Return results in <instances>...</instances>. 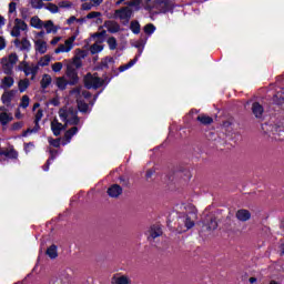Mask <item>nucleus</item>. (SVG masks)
Listing matches in <instances>:
<instances>
[{
	"label": "nucleus",
	"mask_w": 284,
	"mask_h": 284,
	"mask_svg": "<svg viewBox=\"0 0 284 284\" xmlns=\"http://www.w3.org/2000/svg\"><path fill=\"white\" fill-rule=\"evenodd\" d=\"M43 23H44V21L39 19L38 16H33L30 19V26H31V28H34L36 30H43Z\"/></svg>",
	"instance_id": "nucleus-24"
},
{
	"label": "nucleus",
	"mask_w": 284,
	"mask_h": 284,
	"mask_svg": "<svg viewBox=\"0 0 284 284\" xmlns=\"http://www.w3.org/2000/svg\"><path fill=\"white\" fill-rule=\"evenodd\" d=\"M13 43L16 48H18V50H21L22 52H30V50H32V43L30 42V40H28V38H22L21 40L16 39Z\"/></svg>",
	"instance_id": "nucleus-9"
},
{
	"label": "nucleus",
	"mask_w": 284,
	"mask_h": 284,
	"mask_svg": "<svg viewBox=\"0 0 284 284\" xmlns=\"http://www.w3.org/2000/svg\"><path fill=\"white\" fill-rule=\"evenodd\" d=\"M28 88H30V80L22 79L18 82L19 92H26V90H28Z\"/></svg>",
	"instance_id": "nucleus-34"
},
{
	"label": "nucleus",
	"mask_w": 284,
	"mask_h": 284,
	"mask_svg": "<svg viewBox=\"0 0 284 284\" xmlns=\"http://www.w3.org/2000/svg\"><path fill=\"white\" fill-rule=\"evenodd\" d=\"M251 110L255 119H258L260 121H262L263 114L265 112V108H263L262 104L258 102H253Z\"/></svg>",
	"instance_id": "nucleus-14"
},
{
	"label": "nucleus",
	"mask_w": 284,
	"mask_h": 284,
	"mask_svg": "<svg viewBox=\"0 0 284 284\" xmlns=\"http://www.w3.org/2000/svg\"><path fill=\"white\" fill-rule=\"evenodd\" d=\"M59 116L61 121H63L64 125H72V109L71 108H62L59 111Z\"/></svg>",
	"instance_id": "nucleus-8"
},
{
	"label": "nucleus",
	"mask_w": 284,
	"mask_h": 284,
	"mask_svg": "<svg viewBox=\"0 0 284 284\" xmlns=\"http://www.w3.org/2000/svg\"><path fill=\"white\" fill-rule=\"evenodd\" d=\"M12 85H14V78L7 75L1 80V84L0 88L2 90H10V88H12Z\"/></svg>",
	"instance_id": "nucleus-23"
},
{
	"label": "nucleus",
	"mask_w": 284,
	"mask_h": 284,
	"mask_svg": "<svg viewBox=\"0 0 284 284\" xmlns=\"http://www.w3.org/2000/svg\"><path fill=\"white\" fill-rule=\"evenodd\" d=\"M195 223L192 220V217H190V215H186L184 217V226L186 227V230H192V227H194Z\"/></svg>",
	"instance_id": "nucleus-41"
},
{
	"label": "nucleus",
	"mask_w": 284,
	"mask_h": 284,
	"mask_svg": "<svg viewBox=\"0 0 284 284\" xmlns=\"http://www.w3.org/2000/svg\"><path fill=\"white\" fill-rule=\"evenodd\" d=\"M154 170L153 169H150L146 171V174H145V179H152V176H154Z\"/></svg>",
	"instance_id": "nucleus-58"
},
{
	"label": "nucleus",
	"mask_w": 284,
	"mask_h": 284,
	"mask_svg": "<svg viewBox=\"0 0 284 284\" xmlns=\"http://www.w3.org/2000/svg\"><path fill=\"white\" fill-rule=\"evenodd\" d=\"M9 26H12V19H17V2L11 1L8 7Z\"/></svg>",
	"instance_id": "nucleus-19"
},
{
	"label": "nucleus",
	"mask_w": 284,
	"mask_h": 284,
	"mask_svg": "<svg viewBox=\"0 0 284 284\" xmlns=\"http://www.w3.org/2000/svg\"><path fill=\"white\" fill-rule=\"evenodd\" d=\"M124 6H126V8H133V12H139V10H141L142 6H143V0L125 1Z\"/></svg>",
	"instance_id": "nucleus-21"
},
{
	"label": "nucleus",
	"mask_w": 284,
	"mask_h": 284,
	"mask_svg": "<svg viewBox=\"0 0 284 284\" xmlns=\"http://www.w3.org/2000/svg\"><path fill=\"white\" fill-rule=\"evenodd\" d=\"M105 84V80L92 74L88 73L84 77V87L87 90H99V88H103Z\"/></svg>",
	"instance_id": "nucleus-2"
},
{
	"label": "nucleus",
	"mask_w": 284,
	"mask_h": 284,
	"mask_svg": "<svg viewBox=\"0 0 284 284\" xmlns=\"http://www.w3.org/2000/svg\"><path fill=\"white\" fill-rule=\"evenodd\" d=\"M236 220L242 221V223H245L246 221H250L252 219V213H250L248 210L240 209L235 213Z\"/></svg>",
	"instance_id": "nucleus-17"
},
{
	"label": "nucleus",
	"mask_w": 284,
	"mask_h": 284,
	"mask_svg": "<svg viewBox=\"0 0 284 284\" xmlns=\"http://www.w3.org/2000/svg\"><path fill=\"white\" fill-rule=\"evenodd\" d=\"M19 61V55L17 53H11L8 57L1 59V65L4 74H12V70L17 62Z\"/></svg>",
	"instance_id": "nucleus-4"
},
{
	"label": "nucleus",
	"mask_w": 284,
	"mask_h": 284,
	"mask_svg": "<svg viewBox=\"0 0 284 284\" xmlns=\"http://www.w3.org/2000/svg\"><path fill=\"white\" fill-rule=\"evenodd\" d=\"M72 94L75 95V99H77V97L81 98V99H91L92 98V93L88 90H83V87L73 88Z\"/></svg>",
	"instance_id": "nucleus-15"
},
{
	"label": "nucleus",
	"mask_w": 284,
	"mask_h": 284,
	"mask_svg": "<svg viewBox=\"0 0 284 284\" xmlns=\"http://www.w3.org/2000/svg\"><path fill=\"white\" fill-rule=\"evenodd\" d=\"M0 50H6V38L0 37Z\"/></svg>",
	"instance_id": "nucleus-60"
},
{
	"label": "nucleus",
	"mask_w": 284,
	"mask_h": 284,
	"mask_svg": "<svg viewBox=\"0 0 284 284\" xmlns=\"http://www.w3.org/2000/svg\"><path fill=\"white\" fill-rule=\"evenodd\" d=\"M32 8H36V10H41V8H43V0H33Z\"/></svg>",
	"instance_id": "nucleus-50"
},
{
	"label": "nucleus",
	"mask_w": 284,
	"mask_h": 284,
	"mask_svg": "<svg viewBox=\"0 0 284 284\" xmlns=\"http://www.w3.org/2000/svg\"><path fill=\"white\" fill-rule=\"evenodd\" d=\"M82 10H92V3L90 2L82 3Z\"/></svg>",
	"instance_id": "nucleus-57"
},
{
	"label": "nucleus",
	"mask_w": 284,
	"mask_h": 284,
	"mask_svg": "<svg viewBox=\"0 0 284 284\" xmlns=\"http://www.w3.org/2000/svg\"><path fill=\"white\" fill-rule=\"evenodd\" d=\"M105 34H108V32L102 30L101 32L93 33L92 39H105Z\"/></svg>",
	"instance_id": "nucleus-49"
},
{
	"label": "nucleus",
	"mask_w": 284,
	"mask_h": 284,
	"mask_svg": "<svg viewBox=\"0 0 284 284\" xmlns=\"http://www.w3.org/2000/svg\"><path fill=\"white\" fill-rule=\"evenodd\" d=\"M120 182L122 183V185L128 186L130 184V181L125 180V178L120 176Z\"/></svg>",
	"instance_id": "nucleus-62"
},
{
	"label": "nucleus",
	"mask_w": 284,
	"mask_h": 284,
	"mask_svg": "<svg viewBox=\"0 0 284 284\" xmlns=\"http://www.w3.org/2000/svg\"><path fill=\"white\" fill-rule=\"evenodd\" d=\"M47 255L49 256V258H57V256H59V253L57 252V245H51L47 250Z\"/></svg>",
	"instance_id": "nucleus-38"
},
{
	"label": "nucleus",
	"mask_w": 284,
	"mask_h": 284,
	"mask_svg": "<svg viewBox=\"0 0 284 284\" xmlns=\"http://www.w3.org/2000/svg\"><path fill=\"white\" fill-rule=\"evenodd\" d=\"M111 283L112 284H130V278H128V276L125 275H122V276L113 275V277L111 278Z\"/></svg>",
	"instance_id": "nucleus-29"
},
{
	"label": "nucleus",
	"mask_w": 284,
	"mask_h": 284,
	"mask_svg": "<svg viewBox=\"0 0 284 284\" xmlns=\"http://www.w3.org/2000/svg\"><path fill=\"white\" fill-rule=\"evenodd\" d=\"M106 193L109 196H111V199H119V196L123 194V187H121L119 184H113L108 189Z\"/></svg>",
	"instance_id": "nucleus-16"
},
{
	"label": "nucleus",
	"mask_w": 284,
	"mask_h": 284,
	"mask_svg": "<svg viewBox=\"0 0 284 284\" xmlns=\"http://www.w3.org/2000/svg\"><path fill=\"white\" fill-rule=\"evenodd\" d=\"M50 61H52V55L50 54H45L42 58H40L37 63L38 70L39 68H45V65H50Z\"/></svg>",
	"instance_id": "nucleus-30"
},
{
	"label": "nucleus",
	"mask_w": 284,
	"mask_h": 284,
	"mask_svg": "<svg viewBox=\"0 0 284 284\" xmlns=\"http://www.w3.org/2000/svg\"><path fill=\"white\" fill-rule=\"evenodd\" d=\"M97 17H101V12L99 11H93L88 13L84 18H80L77 20V17H72V21H78V23H85L88 19H97Z\"/></svg>",
	"instance_id": "nucleus-22"
},
{
	"label": "nucleus",
	"mask_w": 284,
	"mask_h": 284,
	"mask_svg": "<svg viewBox=\"0 0 284 284\" xmlns=\"http://www.w3.org/2000/svg\"><path fill=\"white\" fill-rule=\"evenodd\" d=\"M163 235V230L161 229V225L154 224L149 230V236L148 241H154V239H159V236Z\"/></svg>",
	"instance_id": "nucleus-12"
},
{
	"label": "nucleus",
	"mask_w": 284,
	"mask_h": 284,
	"mask_svg": "<svg viewBox=\"0 0 284 284\" xmlns=\"http://www.w3.org/2000/svg\"><path fill=\"white\" fill-rule=\"evenodd\" d=\"M196 121L201 122L202 125H212L214 123V119L206 114H200Z\"/></svg>",
	"instance_id": "nucleus-28"
},
{
	"label": "nucleus",
	"mask_w": 284,
	"mask_h": 284,
	"mask_svg": "<svg viewBox=\"0 0 284 284\" xmlns=\"http://www.w3.org/2000/svg\"><path fill=\"white\" fill-rule=\"evenodd\" d=\"M18 70L20 72H24L26 77L32 75L31 79H34V77H37L39 73V65H37L34 62L23 60L19 63Z\"/></svg>",
	"instance_id": "nucleus-3"
},
{
	"label": "nucleus",
	"mask_w": 284,
	"mask_h": 284,
	"mask_svg": "<svg viewBox=\"0 0 284 284\" xmlns=\"http://www.w3.org/2000/svg\"><path fill=\"white\" fill-rule=\"evenodd\" d=\"M72 65H73V68H78L79 69V68H81V65H83V62L81 61V59L73 57Z\"/></svg>",
	"instance_id": "nucleus-52"
},
{
	"label": "nucleus",
	"mask_w": 284,
	"mask_h": 284,
	"mask_svg": "<svg viewBox=\"0 0 284 284\" xmlns=\"http://www.w3.org/2000/svg\"><path fill=\"white\" fill-rule=\"evenodd\" d=\"M136 61H139V55H135L133 60H130L126 64L120 65L119 67V72H125V70H130V68H132Z\"/></svg>",
	"instance_id": "nucleus-32"
},
{
	"label": "nucleus",
	"mask_w": 284,
	"mask_h": 284,
	"mask_svg": "<svg viewBox=\"0 0 284 284\" xmlns=\"http://www.w3.org/2000/svg\"><path fill=\"white\" fill-rule=\"evenodd\" d=\"M132 14H134V11L130 7H122L114 11L113 18L128 22L130 19H132Z\"/></svg>",
	"instance_id": "nucleus-6"
},
{
	"label": "nucleus",
	"mask_w": 284,
	"mask_h": 284,
	"mask_svg": "<svg viewBox=\"0 0 284 284\" xmlns=\"http://www.w3.org/2000/svg\"><path fill=\"white\" fill-rule=\"evenodd\" d=\"M109 63H114V58L112 57H105L101 60V62L98 64V70H108L110 68Z\"/></svg>",
	"instance_id": "nucleus-27"
},
{
	"label": "nucleus",
	"mask_w": 284,
	"mask_h": 284,
	"mask_svg": "<svg viewBox=\"0 0 284 284\" xmlns=\"http://www.w3.org/2000/svg\"><path fill=\"white\" fill-rule=\"evenodd\" d=\"M75 99L79 112H81L82 114H88V110H90V104H88L85 100L79 97H77Z\"/></svg>",
	"instance_id": "nucleus-20"
},
{
	"label": "nucleus",
	"mask_w": 284,
	"mask_h": 284,
	"mask_svg": "<svg viewBox=\"0 0 284 284\" xmlns=\"http://www.w3.org/2000/svg\"><path fill=\"white\" fill-rule=\"evenodd\" d=\"M104 28H106L110 34H116V32H121V24L114 20L104 21Z\"/></svg>",
	"instance_id": "nucleus-13"
},
{
	"label": "nucleus",
	"mask_w": 284,
	"mask_h": 284,
	"mask_svg": "<svg viewBox=\"0 0 284 284\" xmlns=\"http://www.w3.org/2000/svg\"><path fill=\"white\" fill-rule=\"evenodd\" d=\"M17 97V90H7L1 95V101L6 108H12V101Z\"/></svg>",
	"instance_id": "nucleus-7"
},
{
	"label": "nucleus",
	"mask_w": 284,
	"mask_h": 284,
	"mask_svg": "<svg viewBox=\"0 0 284 284\" xmlns=\"http://www.w3.org/2000/svg\"><path fill=\"white\" fill-rule=\"evenodd\" d=\"M10 121H12V115H10V113H8V112L0 113L1 125H8V123H10Z\"/></svg>",
	"instance_id": "nucleus-35"
},
{
	"label": "nucleus",
	"mask_w": 284,
	"mask_h": 284,
	"mask_svg": "<svg viewBox=\"0 0 284 284\" xmlns=\"http://www.w3.org/2000/svg\"><path fill=\"white\" fill-rule=\"evenodd\" d=\"M273 134H276V132H283L284 131L281 129V126H273V130H272Z\"/></svg>",
	"instance_id": "nucleus-63"
},
{
	"label": "nucleus",
	"mask_w": 284,
	"mask_h": 284,
	"mask_svg": "<svg viewBox=\"0 0 284 284\" xmlns=\"http://www.w3.org/2000/svg\"><path fill=\"white\" fill-rule=\"evenodd\" d=\"M273 102L275 105H281V108H284V89L276 92V94L273 97Z\"/></svg>",
	"instance_id": "nucleus-26"
},
{
	"label": "nucleus",
	"mask_w": 284,
	"mask_h": 284,
	"mask_svg": "<svg viewBox=\"0 0 284 284\" xmlns=\"http://www.w3.org/2000/svg\"><path fill=\"white\" fill-rule=\"evenodd\" d=\"M1 156H6L7 159H17V156H19V153H17L14 149H10L7 151H1Z\"/></svg>",
	"instance_id": "nucleus-36"
},
{
	"label": "nucleus",
	"mask_w": 284,
	"mask_h": 284,
	"mask_svg": "<svg viewBox=\"0 0 284 284\" xmlns=\"http://www.w3.org/2000/svg\"><path fill=\"white\" fill-rule=\"evenodd\" d=\"M143 30L146 34L151 36L156 32V27L153 23H148L144 26Z\"/></svg>",
	"instance_id": "nucleus-39"
},
{
	"label": "nucleus",
	"mask_w": 284,
	"mask_h": 284,
	"mask_svg": "<svg viewBox=\"0 0 284 284\" xmlns=\"http://www.w3.org/2000/svg\"><path fill=\"white\" fill-rule=\"evenodd\" d=\"M57 87L60 90H65V88L68 87V80H65V78H58L57 79Z\"/></svg>",
	"instance_id": "nucleus-42"
},
{
	"label": "nucleus",
	"mask_w": 284,
	"mask_h": 284,
	"mask_svg": "<svg viewBox=\"0 0 284 284\" xmlns=\"http://www.w3.org/2000/svg\"><path fill=\"white\" fill-rule=\"evenodd\" d=\"M59 8H62L63 10H70V8H72V3L68 2V1H61L59 2Z\"/></svg>",
	"instance_id": "nucleus-51"
},
{
	"label": "nucleus",
	"mask_w": 284,
	"mask_h": 284,
	"mask_svg": "<svg viewBox=\"0 0 284 284\" xmlns=\"http://www.w3.org/2000/svg\"><path fill=\"white\" fill-rule=\"evenodd\" d=\"M79 82V75L77 74L75 70H72V85Z\"/></svg>",
	"instance_id": "nucleus-55"
},
{
	"label": "nucleus",
	"mask_w": 284,
	"mask_h": 284,
	"mask_svg": "<svg viewBox=\"0 0 284 284\" xmlns=\"http://www.w3.org/2000/svg\"><path fill=\"white\" fill-rule=\"evenodd\" d=\"M216 227H219L216 217H214V216L209 217V222L206 223V229L212 231V230H216Z\"/></svg>",
	"instance_id": "nucleus-37"
},
{
	"label": "nucleus",
	"mask_w": 284,
	"mask_h": 284,
	"mask_svg": "<svg viewBox=\"0 0 284 284\" xmlns=\"http://www.w3.org/2000/svg\"><path fill=\"white\" fill-rule=\"evenodd\" d=\"M42 29L45 30L47 34H57V32H59L61 28L59 26H55L52 20H47L42 23Z\"/></svg>",
	"instance_id": "nucleus-11"
},
{
	"label": "nucleus",
	"mask_w": 284,
	"mask_h": 284,
	"mask_svg": "<svg viewBox=\"0 0 284 284\" xmlns=\"http://www.w3.org/2000/svg\"><path fill=\"white\" fill-rule=\"evenodd\" d=\"M70 50H72V38H69L68 40H65V42L63 44H60L54 50V53L55 54H61L63 52H70Z\"/></svg>",
	"instance_id": "nucleus-18"
},
{
	"label": "nucleus",
	"mask_w": 284,
	"mask_h": 284,
	"mask_svg": "<svg viewBox=\"0 0 284 284\" xmlns=\"http://www.w3.org/2000/svg\"><path fill=\"white\" fill-rule=\"evenodd\" d=\"M40 84L43 90L50 88L52 85V77L50 74H43Z\"/></svg>",
	"instance_id": "nucleus-31"
},
{
	"label": "nucleus",
	"mask_w": 284,
	"mask_h": 284,
	"mask_svg": "<svg viewBox=\"0 0 284 284\" xmlns=\"http://www.w3.org/2000/svg\"><path fill=\"white\" fill-rule=\"evenodd\" d=\"M43 119V110L39 109L38 112L36 113V123H39Z\"/></svg>",
	"instance_id": "nucleus-54"
},
{
	"label": "nucleus",
	"mask_w": 284,
	"mask_h": 284,
	"mask_svg": "<svg viewBox=\"0 0 284 284\" xmlns=\"http://www.w3.org/2000/svg\"><path fill=\"white\" fill-rule=\"evenodd\" d=\"M74 57H75V59H80V60L85 59V57H88V51L77 49Z\"/></svg>",
	"instance_id": "nucleus-46"
},
{
	"label": "nucleus",
	"mask_w": 284,
	"mask_h": 284,
	"mask_svg": "<svg viewBox=\"0 0 284 284\" xmlns=\"http://www.w3.org/2000/svg\"><path fill=\"white\" fill-rule=\"evenodd\" d=\"M10 26V34L16 39H19V37H21V32H28L30 30L26 20L21 18H14L13 23L11 22Z\"/></svg>",
	"instance_id": "nucleus-1"
},
{
	"label": "nucleus",
	"mask_w": 284,
	"mask_h": 284,
	"mask_svg": "<svg viewBox=\"0 0 284 284\" xmlns=\"http://www.w3.org/2000/svg\"><path fill=\"white\" fill-rule=\"evenodd\" d=\"M30 105V97L28 95H22L20 100L19 108H22V110H26Z\"/></svg>",
	"instance_id": "nucleus-40"
},
{
	"label": "nucleus",
	"mask_w": 284,
	"mask_h": 284,
	"mask_svg": "<svg viewBox=\"0 0 284 284\" xmlns=\"http://www.w3.org/2000/svg\"><path fill=\"white\" fill-rule=\"evenodd\" d=\"M155 8L159 10V14H168V12H174V2L172 0H156Z\"/></svg>",
	"instance_id": "nucleus-5"
},
{
	"label": "nucleus",
	"mask_w": 284,
	"mask_h": 284,
	"mask_svg": "<svg viewBox=\"0 0 284 284\" xmlns=\"http://www.w3.org/2000/svg\"><path fill=\"white\" fill-rule=\"evenodd\" d=\"M59 41H61V37H54V38L50 41V45H57V43H59Z\"/></svg>",
	"instance_id": "nucleus-59"
},
{
	"label": "nucleus",
	"mask_w": 284,
	"mask_h": 284,
	"mask_svg": "<svg viewBox=\"0 0 284 284\" xmlns=\"http://www.w3.org/2000/svg\"><path fill=\"white\" fill-rule=\"evenodd\" d=\"M65 139H67V142L70 143V140L72 139V131L69 130L67 133H65Z\"/></svg>",
	"instance_id": "nucleus-61"
},
{
	"label": "nucleus",
	"mask_w": 284,
	"mask_h": 284,
	"mask_svg": "<svg viewBox=\"0 0 284 284\" xmlns=\"http://www.w3.org/2000/svg\"><path fill=\"white\" fill-rule=\"evenodd\" d=\"M23 128V122H16L12 125V130H21Z\"/></svg>",
	"instance_id": "nucleus-56"
},
{
	"label": "nucleus",
	"mask_w": 284,
	"mask_h": 284,
	"mask_svg": "<svg viewBox=\"0 0 284 284\" xmlns=\"http://www.w3.org/2000/svg\"><path fill=\"white\" fill-rule=\"evenodd\" d=\"M52 72H61L63 70V63L62 62H55L51 65Z\"/></svg>",
	"instance_id": "nucleus-48"
},
{
	"label": "nucleus",
	"mask_w": 284,
	"mask_h": 284,
	"mask_svg": "<svg viewBox=\"0 0 284 284\" xmlns=\"http://www.w3.org/2000/svg\"><path fill=\"white\" fill-rule=\"evenodd\" d=\"M106 43L109 45V50H114L118 45L116 43V38L114 37H110L108 40H106Z\"/></svg>",
	"instance_id": "nucleus-45"
},
{
	"label": "nucleus",
	"mask_w": 284,
	"mask_h": 284,
	"mask_svg": "<svg viewBox=\"0 0 284 284\" xmlns=\"http://www.w3.org/2000/svg\"><path fill=\"white\" fill-rule=\"evenodd\" d=\"M81 123V118H79V113L77 111H72V125H79Z\"/></svg>",
	"instance_id": "nucleus-47"
},
{
	"label": "nucleus",
	"mask_w": 284,
	"mask_h": 284,
	"mask_svg": "<svg viewBox=\"0 0 284 284\" xmlns=\"http://www.w3.org/2000/svg\"><path fill=\"white\" fill-rule=\"evenodd\" d=\"M102 51H103V45L94 43L90 47L91 54H99V52H102Z\"/></svg>",
	"instance_id": "nucleus-43"
},
{
	"label": "nucleus",
	"mask_w": 284,
	"mask_h": 284,
	"mask_svg": "<svg viewBox=\"0 0 284 284\" xmlns=\"http://www.w3.org/2000/svg\"><path fill=\"white\" fill-rule=\"evenodd\" d=\"M130 30L133 34H141V23L138 20H133L130 23Z\"/></svg>",
	"instance_id": "nucleus-33"
},
{
	"label": "nucleus",
	"mask_w": 284,
	"mask_h": 284,
	"mask_svg": "<svg viewBox=\"0 0 284 284\" xmlns=\"http://www.w3.org/2000/svg\"><path fill=\"white\" fill-rule=\"evenodd\" d=\"M6 26V18L0 14V28H3Z\"/></svg>",
	"instance_id": "nucleus-64"
},
{
	"label": "nucleus",
	"mask_w": 284,
	"mask_h": 284,
	"mask_svg": "<svg viewBox=\"0 0 284 284\" xmlns=\"http://www.w3.org/2000/svg\"><path fill=\"white\" fill-rule=\"evenodd\" d=\"M50 145H53V148H59L61 145V141L59 139H49Z\"/></svg>",
	"instance_id": "nucleus-53"
},
{
	"label": "nucleus",
	"mask_w": 284,
	"mask_h": 284,
	"mask_svg": "<svg viewBox=\"0 0 284 284\" xmlns=\"http://www.w3.org/2000/svg\"><path fill=\"white\" fill-rule=\"evenodd\" d=\"M47 10H49V12H51V14H58V12H59V4L57 6V4H54V3H49V4H47Z\"/></svg>",
	"instance_id": "nucleus-44"
},
{
	"label": "nucleus",
	"mask_w": 284,
	"mask_h": 284,
	"mask_svg": "<svg viewBox=\"0 0 284 284\" xmlns=\"http://www.w3.org/2000/svg\"><path fill=\"white\" fill-rule=\"evenodd\" d=\"M34 50L37 54H45L48 52V42L43 39H36L33 40Z\"/></svg>",
	"instance_id": "nucleus-10"
},
{
	"label": "nucleus",
	"mask_w": 284,
	"mask_h": 284,
	"mask_svg": "<svg viewBox=\"0 0 284 284\" xmlns=\"http://www.w3.org/2000/svg\"><path fill=\"white\" fill-rule=\"evenodd\" d=\"M63 128H64L63 124H61L59 122V120H53L51 122V130H52L54 136H59L61 134V132L63 131Z\"/></svg>",
	"instance_id": "nucleus-25"
}]
</instances>
